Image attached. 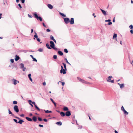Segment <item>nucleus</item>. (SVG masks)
<instances>
[{"mask_svg":"<svg viewBox=\"0 0 133 133\" xmlns=\"http://www.w3.org/2000/svg\"><path fill=\"white\" fill-rule=\"evenodd\" d=\"M35 18H36L38 20L39 19L40 21H42V18L40 16H38V15L36 12L34 13L33 14Z\"/></svg>","mask_w":133,"mask_h":133,"instance_id":"nucleus-1","label":"nucleus"},{"mask_svg":"<svg viewBox=\"0 0 133 133\" xmlns=\"http://www.w3.org/2000/svg\"><path fill=\"white\" fill-rule=\"evenodd\" d=\"M77 79L80 82H82L84 83L85 84H90V83L87 82L86 81H84V80L80 78L79 77H77Z\"/></svg>","mask_w":133,"mask_h":133,"instance_id":"nucleus-2","label":"nucleus"},{"mask_svg":"<svg viewBox=\"0 0 133 133\" xmlns=\"http://www.w3.org/2000/svg\"><path fill=\"white\" fill-rule=\"evenodd\" d=\"M14 110L16 112H19V109L17 106L15 105L14 107Z\"/></svg>","mask_w":133,"mask_h":133,"instance_id":"nucleus-3","label":"nucleus"},{"mask_svg":"<svg viewBox=\"0 0 133 133\" xmlns=\"http://www.w3.org/2000/svg\"><path fill=\"white\" fill-rule=\"evenodd\" d=\"M64 20L66 24L70 22V20L68 18H64Z\"/></svg>","mask_w":133,"mask_h":133,"instance_id":"nucleus-4","label":"nucleus"},{"mask_svg":"<svg viewBox=\"0 0 133 133\" xmlns=\"http://www.w3.org/2000/svg\"><path fill=\"white\" fill-rule=\"evenodd\" d=\"M35 35H34V37L36 38L37 39V40L39 42H40L41 41V40L39 38H38V36L37 35V33H36V32H35Z\"/></svg>","mask_w":133,"mask_h":133,"instance_id":"nucleus-5","label":"nucleus"},{"mask_svg":"<svg viewBox=\"0 0 133 133\" xmlns=\"http://www.w3.org/2000/svg\"><path fill=\"white\" fill-rule=\"evenodd\" d=\"M50 46L51 48H54V46H55V44L54 42L52 41H51L50 42Z\"/></svg>","mask_w":133,"mask_h":133,"instance_id":"nucleus-6","label":"nucleus"},{"mask_svg":"<svg viewBox=\"0 0 133 133\" xmlns=\"http://www.w3.org/2000/svg\"><path fill=\"white\" fill-rule=\"evenodd\" d=\"M66 70H65V69H61L60 70V73L63 74H65L66 73Z\"/></svg>","mask_w":133,"mask_h":133,"instance_id":"nucleus-7","label":"nucleus"},{"mask_svg":"<svg viewBox=\"0 0 133 133\" xmlns=\"http://www.w3.org/2000/svg\"><path fill=\"white\" fill-rule=\"evenodd\" d=\"M70 24H72L74 23V20L73 18H71L70 21L69 22Z\"/></svg>","mask_w":133,"mask_h":133,"instance_id":"nucleus-8","label":"nucleus"},{"mask_svg":"<svg viewBox=\"0 0 133 133\" xmlns=\"http://www.w3.org/2000/svg\"><path fill=\"white\" fill-rule=\"evenodd\" d=\"M118 84L120 86V87L121 89L123 88L124 86V83L121 84L119 83H118Z\"/></svg>","mask_w":133,"mask_h":133,"instance_id":"nucleus-9","label":"nucleus"},{"mask_svg":"<svg viewBox=\"0 0 133 133\" xmlns=\"http://www.w3.org/2000/svg\"><path fill=\"white\" fill-rule=\"evenodd\" d=\"M13 81V84L14 85H16L17 83H19V81H17L16 79H14L13 80H12V81Z\"/></svg>","mask_w":133,"mask_h":133,"instance_id":"nucleus-10","label":"nucleus"},{"mask_svg":"<svg viewBox=\"0 0 133 133\" xmlns=\"http://www.w3.org/2000/svg\"><path fill=\"white\" fill-rule=\"evenodd\" d=\"M65 115L66 116H69L71 115V114L70 111H67L66 112Z\"/></svg>","mask_w":133,"mask_h":133,"instance_id":"nucleus-11","label":"nucleus"},{"mask_svg":"<svg viewBox=\"0 0 133 133\" xmlns=\"http://www.w3.org/2000/svg\"><path fill=\"white\" fill-rule=\"evenodd\" d=\"M50 38L51 39L53 40L55 43H56V41L55 40V39H54V37L52 36H50Z\"/></svg>","mask_w":133,"mask_h":133,"instance_id":"nucleus-12","label":"nucleus"},{"mask_svg":"<svg viewBox=\"0 0 133 133\" xmlns=\"http://www.w3.org/2000/svg\"><path fill=\"white\" fill-rule=\"evenodd\" d=\"M112 78V76H109L108 77V78H107V81L108 82H110L111 78Z\"/></svg>","mask_w":133,"mask_h":133,"instance_id":"nucleus-13","label":"nucleus"},{"mask_svg":"<svg viewBox=\"0 0 133 133\" xmlns=\"http://www.w3.org/2000/svg\"><path fill=\"white\" fill-rule=\"evenodd\" d=\"M20 58L18 56H17V55H16V57L15 58V60L16 61H17Z\"/></svg>","mask_w":133,"mask_h":133,"instance_id":"nucleus-14","label":"nucleus"},{"mask_svg":"<svg viewBox=\"0 0 133 133\" xmlns=\"http://www.w3.org/2000/svg\"><path fill=\"white\" fill-rule=\"evenodd\" d=\"M101 10L104 15H107L106 12L105 11L102 9H101Z\"/></svg>","mask_w":133,"mask_h":133,"instance_id":"nucleus-15","label":"nucleus"},{"mask_svg":"<svg viewBox=\"0 0 133 133\" xmlns=\"http://www.w3.org/2000/svg\"><path fill=\"white\" fill-rule=\"evenodd\" d=\"M47 6L50 9H52L53 8V6L50 4H48Z\"/></svg>","mask_w":133,"mask_h":133,"instance_id":"nucleus-16","label":"nucleus"},{"mask_svg":"<svg viewBox=\"0 0 133 133\" xmlns=\"http://www.w3.org/2000/svg\"><path fill=\"white\" fill-rule=\"evenodd\" d=\"M76 124H77V127H78V129H81L82 128V125H79L77 123V122L76 121Z\"/></svg>","mask_w":133,"mask_h":133,"instance_id":"nucleus-17","label":"nucleus"},{"mask_svg":"<svg viewBox=\"0 0 133 133\" xmlns=\"http://www.w3.org/2000/svg\"><path fill=\"white\" fill-rule=\"evenodd\" d=\"M25 118L26 120L29 121H32V120L31 118L29 117H25Z\"/></svg>","mask_w":133,"mask_h":133,"instance_id":"nucleus-18","label":"nucleus"},{"mask_svg":"<svg viewBox=\"0 0 133 133\" xmlns=\"http://www.w3.org/2000/svg\"><path fill=\"white\" fill-rule=\"evenodd\" d=\"M60 114L62 117H64L65 115V113L63 112H61L60 113Z\"/></svg>","mask_w":133,"mask_h":133,"instance_id":"nucleus-19","label":"nucleus"},{"mask_svg":"<svg viewBox=\"0 0 133 133\" xmlns=\"http://www.w3.org/2000/svg\"><path fill=\"white\" fill-rule=\"evenodd\" d=\"M32 119L35 122H36L37 120V118L35 116H34L32 117Z\"/></svg>","mask_w":133,"mask_h":133,"instance_id":"nucleus-20","label":"nucleus"},{"mask_svg":"<svg viewBox=\"0 0 133 133\" xmlns=\"http://www.w3.org/2000/svg\"><path fill=\"white\" fill-rule=\"evenodd\" d=\"M63 110L64 111H67L68 110V108L66 107H65L63 109Z\"/></svg>","mask_w":133,"mask_h":133,"instance_id":"nucleus-21","label":"nucleus"},{"mask_svg":"<svg viewBox=\"0 0 133 133\" xmlns=\"http://www.w3.org/2000/svg\"><path fill=\"white\" fill-rule=\"evenodd\" d=\"M58 53L61 56H62L63 55V53L61 51H58Z\"/></svg>","mask_w":133,"mask_h":133,"instance_id":"nucleus-22","label":"nucleus"},{"mask_svg":"<svg viewBox=\"0 0 133 133\" xmlns=\"http://www.w3.org/2000/svg\"><path fill=\"white\" fill-rule=\"evenodd\" d=\"M24 122V121L22 119H20L19 121L18 122V123H19L21 124H22L23 122Z\"/></svg>","mask_w":133,"mask_h":133,"instance_id":"nucleus-23","label":"nucleus"},{"mask_svg":"<svg viewBox=\"0 0 133 133\" xmlns=\"http://www.w3.org/2000/svg\"><path fill=\"white\" fill-rule=\"evenodd\" d=\"M31 74H29L28 75V77H29L30 80L31 82H32V79L31 78Z\"/></svg>","mask_w":133,"mask_h":133,"instance_id":"nucleus-24","label":"nucleus"},{"mask_svg":"<svg viewBox=\"0 0 133 133\" xmlns=\"http://www.w3.org/2000/svg\"><path fill=\"white\" fill-rule=\"evenodd\" d=\"M56 124L59 125H61L62 124V123L61 122L59 121L57 122L56 123Z\"/></svg>","mask_w":133,"mask_h":133,"instance_id":"nucleus-25","label":"nucleus"},{"mask_svg":"<svg viewBox=\"0 0 133 133\" xmlns=\"http://www.w3.org/2000/svg\"><path fill=\"white\" fill-rule=\"evenodd\" d=\"M8 111H9V114H11L12 115L14 116V115L11 112V111H10L9 109H8Z\"/></svg>","mask_w":133,"mask_h":133,"instance_id":"nucleus-26","label":"nucleus"},{"mask_svg":"<svg viewBox=\"0 0 133 133\" xmlns=\"http://www.w3.org/2000/svg\"><path fill=\"white\" fill-rule=\"evenodd\" d=\"M47 47L49 49H51V48L50 47L48 43H46V44Z\"/></svg>","mask_w":133,"mask_h":133,"instance_id":"nucleus-27","label":"nucleus"},{"mask_svg":"<svg viewBox=\"0 0 133 133\" xmlns=\"http://www.w3.org/2000/svg\"><path fill=\"white\" fill-rule=\"evenodd\" d=\"M123 112L124 113L125 115H128V113L125 110H124V111H123Z\"/></svg>","mask_w":133,"mask_h":133,"instance_id":"nucleus-28","label":"nucleus"},{"mask_svg":"<svg viewBox=\"0 0 133 133\" xmlns=\"http://www.w3.org/2000/svg\"><path fill=\"white\" fill-rule=\"evenodd\" d=\"M123 112L124 113L125 115H128V113L125 110H124V111H123Z\"/></svg>","mask_w":133,"mask_h":133,"instance_id":"nucleus-29","label":"nucleus"},{"mask_svg":"<svg viewBox=\"0 0 133 133\" xmlns=\"http://www.w3.org/2000/svg\"><path fill=\"white\" fill-rule=\"evenodd\" d=\"M20 66L21 68H23L24 67V64L23 63H21L20 64Z\"/></svg>","mask_w":133,"mask_h":133,"instance_id":"nucleus-30","label":"nucleus"},{"mask_svg":"<svg viewBox=\"0 0 133 133\" xmlns=\"http://www.w3.org/2000/svg\"><path fill=\"white\" fill-rule=\"evenodd\" d=\"M35 108L37 109V110L38 111H39L40 110V109L36 105H35Z\"/></svg>","mask_w":133,"mask_h":133,"instance_id":"nucleus-31","label":"nucleus"},{"mask_svg":"<svg viewBox=\"0 0 133 133\" xmlns=\"http://www.w3.org/2000/svg\"><path fill=\"white\" fill-rule=\"evenodd\" d=\"M59 14L61 15H62L63 17H66V15L62 13L61 12H60Z\"/></svg>","mask_w":133,"mask_h":133,"instance_id":"nucleus-32","label":"nucleus"},{"mask_svg":"<svg viewBox=\"0 0 133 133\" xmlns=\"http://www.w3.org/2000/svg\"><path fill=\"white\" fill-rule=\"evenodd\" d=\"M62 64L64 65V69H65V70H66V64L64 63H63Z\"/></svg>","mask_w":133,"mask_h":133,"instance_id":"nucleus-33","label":"nucleus"},{"mask_svg":"<svg viewBox=\"0 0 133 133\" xmlns=\"http://www.w3.org/2000/svg\"><path fill=\"white\" fill-rule=\"evenodd\" d=\"M117 36V35L116 34H114L113 35V38L114 39L115 38H116Z\"/></svg>","mask_w":133,"mask_h":133,"instance_id":"nucleus-34","label":"nucleus"},{"mask_svg":"<svg viewBox=\"0 0 133 133\" xmlns=\"http://www.w3.org/2000/svg\"><path fill=\"white\" fill-rule=\"evenodd\" d=\"M38 121H42V118H41L39 117L38 118Z\"/></svg>","mask_w":133,"mask_h":133,"instance_id":"nucleus-35","label":"nucleus"},{"mask_svg":"<svg viewBox=\"0 0 133 133\" xmlns=\"http://www.w3.org/2000/svg\"><path fill=\"white\" fill-rule=\"evenodd\" d=\"M64 52L66 53H68V50L66 49H64Z\"/></svg>","mask_w":133,"mask_h":133,"instance_id":"nucleus-36","label":"nucleus"},{"mask_svg":"<svg viewBox=\"0 0 133 133\" xmlns=\"http://www.w3.org/2000/svg\"><path fill=\"white\" fill-rule=\"evenodd\" d=\"M17 101H14L13 102V103L14 104H17Z\"/></svg>","mask_w":133,"mask_h":133,"instance_id":"nucleus-37","label":"nucleus"},{"mask_svg":"<svg viewBox=\"0 0 133 133\" xmlns=\"http://www.w3.org/2000/svg\"><path fill=\"white\" fill-rule=\"evenodd\" d=\"M38 51L40 52H42L43 51V49L42 48H39L38 49Z\"/></svg>","mask_w":133,"mask_h":133,"instance_id":"nucleus-38","label":"nucleus"},{"mask_svg":"<svg viewBox=\"0 0 133 133\" xmlns=\"http://www.w3.org/2000/svg\"><path fill=\"white\" fill-rule=\"evenodd\" d=\"M53 58L54 59H56L57 58V56L56 55H54L53 56Z\"/></svg>","mask_w":133,"mask_h":133,"instance_id":"nucleus-39","label":"nucleus"},{"mask_svg":"<svg viewBox=\"0 0 133 133\" xmlns=\"http://www.w3.org/2000/svg\"><path fill=\"white\" fill-rule=\"evenodd\" d=\"M129 28H130V29H132L133 28V26L132 25H130L129 26Z\"/></svg>","mask_w":133,"mask_h":133,"instance_id":"nucleus-40","label":"nucleus"},{"mask_svg":"<svg viewBox=\"0 0 133 133\" xmlns=\"http://www.w3.org/2000/svg\"><path fill=\"white\" fill-rule=\"evenodd\" d=\"M125 109H124L123 107V106H122L121 108V110L122 111H124V110H125Z\"/></svg>","mask_w":133,"mask_h":133,"instance_id":"nucleus-41","label":"nucleus"},{"mask_svg":"<svg viewBox=\"0 0 133 133\" xmlns=\"http://www.w3.org/2000/svg\"><path fill=\"white\" fill-rule=\"evenodd\" d=\"M65 60L66 61V62L67 63L69 64H70L68 62L66 58H65Z\"/></svg>","mask_w":133,"mask_h":133,"instance_id":"nucleus-42","label":"nucleus"},{"mask_svg":"<svg viewBox=\"0 0 133 133\" xmlns=\"http://www.w3.org/2000/svg\"><path fill=\"white\" fill-rule=\"evenodd\" d=\"M18 6L19 7H20V10H21V9H22V6H21V4H18Z\"/></svg>","mask_w":133,"mask_h":133,"instance_id":"nucleus-43","label":"nucleus"},{"mask_svg":"<svg viewBox=\"0 0 133 133\" xmlns=\"http://www.w3.org/2000/svg\"><path fill=\"white\" fill-rule=\"evenodd\" d=\"M34 61L36 62H37V60L35 59V58H33V60Z\"/></svg>","mask_w":133,"mask_h":133,"instance_id":"nucleus-44","label":"nucleus"},{"mask_svg":"<svg viewBox=\"0 0 133 133\" xmlns=\"http://www.w3.org/2000/svg\"><path fill=\"white\" fill-rule=\"evenodd\" d=\"M13 120L15 121V123H18V122H17V121L16 119H13Z\"/></svg>","mask_w":133,"mask_h":133,"instance_id":"nucleus-45","label":"nucleus"},{"mask_svg":"<svg viewBox=\"0 0 133 133\" xmlns=\"http://www.w3.org/2000/svg\"><path fill=\"white\" fill-rule=\"evenodd\" d=\"M28 102L30 104L32 102V101L31 100H29L28 101Z\"/></svg>","mask_w":133,"mask_h":133,"instance_id":"nucleus-46","label":"nucleus"},{"mask_svg":"<svg viewBox=\"0 0 133 133\" xmlns=\"http://www.w3.org/2000/svg\"><path fill=\"white\" fill-rule=\"evenodd\" d=\"M10 61H11V62L12 63H14V60L13 59H11V60H10Z\"/></svg>","mask_w":133,"mask_h":133,"instance_id":"nucleus-47","label":"nucleus"},{"mask_svg":"<svg viewBox=\"0 0 133 133\" xmlns=\"http://www.w3.org/2000/svg\"><path fill=\"white\" fill-rule=\"evenodd\" d=\"M44 111H45V112L46 113H48L49 112V111L48 110H45Z\"/></svg>","mask_w":133,"mask_h":133,"instance_id":"nucleus-48","label":"nucleus"},{"mask_svg":"<svg viewBox=\"0 0 133 133\" xmlns=\"http://www.w3.org/2000/svg\"><path fill=\"white\" fill-rule=\"evenodd\" d=\"M43 121L45 122H47L48 121L46 119H43Z\"/></svg>","mask_w":133,"mask_h":133,"instance_id":"nucleus-49","label":"nucleus"},{"mask_svg":"<svg viewBox=\"0 0 133 133\" xmlns=\"http://www.w3.org/2000/svg\"><path fill=\"white\" fill-rule=\"evenodd\" d=\"M105 22H110L111 21V20L110 19H109L108 20H105Z\"/></svg>","mask_w":133,"mask_h":133,"instance_id":"nucleus-50","label":"nucleus"},{"mask_svg":"<svg viewBox=\"0 0 133 133\" xmlns=\"http://www.w3.org/2000/svg\"><path fill=\"white\" fill-rule=\"evenodd\" d=\"M39 127H43V125H41V124H39Z\"/></svg>","mask_w":133,"mask_h":133,"instance_id":"nucleus-51","label":"nucleus"},{"mask_svg":"<svg viewBox=\"0 0 133 133\" xmlns=\"http://www.w3.org/2000/svg\"><path fill=\"white\" fill-rule=\"evenodd\" d=\"M50 100L52 102L54 103H55V102H54V101L53 99L51 98H50Z\"/></svg>","mask_w":133,"mask_h":133,"instance_id":"nucleus-52","label":"nucleus"},{"mask_svg":"<svg viewBox=\"0 0 133 133\" xmlns=\"http://www.w3.org/2000/svg\"><path fill=\"white\" fill-rule=\"evenodd\" d=\"M52 48L54 49L55 50H57V48L56 47H55V46H54V48Z\"/></svg>","mask_w":133,"mask_h":133,"instance_id":"nucleus-53","label":"nucleus"},{"mask_svg":"<svg viewBox=\"0 0 133 133\" xmlns=\"http://www.w3.org/2000/svg\"><path fill=\"white\" fill-rule=\"evenodd\" d=\"M112 24V23L110 21L109 22V23H108V25H110L111 24Z\"/></svg>","mask_w":133,"mask_h":133,"instance_id":"nucleus-54","label":"nucleus"},{"mask_svg":"<svg viewBox=\"0 0 133 133\" xmlns=\"http://www.w3.org/2000/svg\"><path fill=\"white\" fill-rule=\"evenodd\" d=\"M46 31L48 32H49L50 31V30L49 29H47Z\"/></svg>","mask_w":133,"mask_h":133,"instance_id":"nucleus-55","label":"nucleus"},{"mask_svg":"<svg viewBox=\"0 0 133 133\" xmlns=\"http://www.w3.org/2000/svg\"><path fill=\"white\" fill-rule=\"evenodd\" d=\"M43 85L44 86H45L46 85V83L45 82H44L43 83Z\"/></svg>","mask_w":133,"mask_h":133,"instance_id":"nucleus-56","label":"nucleus"},{"mask_svg":"<svg viewBox=\"0 0 133 133\" xmlns=\"http://www.w3.org/2000/svg\"><path fill=\"white\" fill-rule=\"evenodd\" d=\"M22 1V2L23 3H24L25 2V0H21Z\"/></svg>","mask_w":133,"mask_h":133,"instance_id":"nucleus-57","label":"nucleus"},{"mask_svg":"<svg viewBox=\"0 0 133 133\" xmlns=\"http://www.w3.org/2000/svg\"><path fill=\"white\" fill-rule=\"evenodd\" d=\"M43 26L45 27L46 28V26L45 25V24L44 23H43Z\"/></svg>","mask_w":133,"mask_h":133,"instance_id":"nucleus-58","label":"nucleus"},{"mask_svg":"<svg viewBox=\"0 0 133 133\" xmlns=\"http://www.w3.org/2000/svg\"><path fill=\"white\" fill-rule=\"evenodd\" d=\"M20 116L21 117H23L24 116V115L23 114H22Z\"/></svg>","mask_w":133,"mask_h":133,"instance_id":"nucleus-59","label":"nucleus"},{"mask_svg":"<svg viewBox=\"0 0 133 133\" xmlns=\"http://www.w3.org/2000/svg\"><path fill=\"white\" fill-rule=\"evenodd\" d=\"M114 80H111H111L110 82H111V83H114Z\"/></svg>","mask_w":133,"mask_h":133,"instance_id":"nucleus-60","label":"nucleus"},{"mask_svg":"<svg viewBox=\"0 0 133 133\" xmlns=\"http://www.w3.org/2000/svg\"><path fill=\"white\" fill-rule=\"evenodd\" d=\"M92 15V16H94V18H95L96 17V15H95L94 13H93Z\"/></svg>","mask_w":133,"mask_h":133,"instance_id":"nucleus-61","label":"nucleus"},{"mask_svg":"<svg viewBox=\"0 0 133 133\" xmlns=\"http://www.w3.org/2000/svg\"><path fill=\"white\" fill-rule=\"evenodd\" d=\"M23 68V70L24 71H25V69H26V68L24 67V68Z\"/></svg>","mask_w":133,"mask_h":133,"instance_id":"nucleus-62","label":"nucleus"},{"mask_svg":"<svg viewBox=\"0 0 133 133\" xmlns=\"http://www.w3.org/2000/svg\"><path fill=\"white\" fill-rule=\"evenodd\" d=\"M61 82L62 83V85L63 86L64 85L65 83L64 82Z\"/></svg>","mask_w":133,"mask_h":133,"instance_id":"nucleus-63","label":"nucleus"},{"mask_svg":"<svg viewBox=\"0 0 133 133\" xmlns=\"http://www.w3.org/2000/svg\"><path fill=\"white\" fill-rule=\"evenodd\" d=\"M32 103L34 105H36L35 104V102H32Z\"/></svg>","mask_w":133,"mask_h":133,"instance_id":"nucleus-64","label":"nucleus"}]
</instances>
